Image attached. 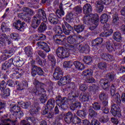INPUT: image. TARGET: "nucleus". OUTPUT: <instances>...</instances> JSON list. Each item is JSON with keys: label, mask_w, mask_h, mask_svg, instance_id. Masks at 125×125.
Listing matches in <instances>:
<instances>
[{"label": "nucleus", "mask_w": 125, "mask_h": 125, "mask_svg": "<svg viewBox=\"0 0 125 125\" xmlns=\"http://www.w3.org/2000/svg\"><path fill=\"white\" fill-rule=\"evenodd\" d=\"M33 84L35 86V88H33L32 90V95L33 96H36V95H40L43 92H45V90L44 89V87L45 86V84L42 83L37 79H35Z\"/></svg>", "instance_id": "1"}, {"label": "nucleus", "mask_w": 125, "mask_h": 125, "mask_svg": "<svg viewBox=\"0 0 125 125\" xmlns=\"http://www.w3.org/2000/svg\"><path fill=\"white\" fill-rule=\"evenodd\" d=\"M66 87L71 90L70 93L68 95V99L69 100H72L73 98H77V97H79L80 91H79V89L77 88V86H76L74 82L67 83Z\"/></svg>", "instance_id": "2"}, {"label": "nucleus", "mask_w": 125, "mask_h": 125, "mask_svg": "<svg viewBox=\"0 0 125 125\" xmlns=\"http://www.w3.org/2000/svg\"><path fill=\"white\" fill-rule=\"evenodd\" d=\"M10 112L14 113L15 116L17 118H19V119L22 118V117L24 116V113L21 110V108L15 104H10Z\"/></svg>", "instance_id": "3"}, {"label": "nucleus", "mask_w": 125, "mask_h": 125, "mask_svg": "<svg viewBox=\"0 0 125 125\" xmlns=\"http://www.w3.org/2000/svg\"><path fill=\"white\" fill-rule=\"evenodd\" d=\"M57 55L58 57L66 58L70 56V52L68 49H64L63 47H60L57 49Z\"/></svg>", "instance_id": "4"}, {"label": "nucleus", "mask_w": 125, "mask_h": 125, "mask_svg": "<svg viewBox=\"0 0 125 125\" xmlns=\"http://www.w3.org/2000/svg\"><path fill=\"white\" fill-rule=\"evenodd\" d=\"M99 17L97 14H91L90 15H85L83 18V22L86 25H89L92 22V21H94Z\"/></svg>", "instance_id": "5"}, {"label": "nucleus", "mask_w": 125, "mask_h": 125, "mask_svg": "<svg viewBox=\"0 0 125 125\" xmlns=\"http://www.w3.org/2000/svg\"><path fill=\"white\" fill-rule=\"evenodd\" d=\"M110 91L112 96H114V97L115 102L117 104H121V102H122V101H121V96L118 93L115 94L116 93V87L114 84L111 85Z\"/></svg>", "instance_id": "6"}, {"label": "nucleus", "mask_w": 125, "mask_h": 125, "mask_svg": "<svg viewBox=\"0 0 125 125\" xmlns=\"http://www.w3.org/2000/svg\"><path fill=\"white\" fill-rule=\"evenodd\" d=\"M56 102L59 107H62V108H63V106H64V105H67V104H68V100H67V98L66 97L62 98L61 96H58L56 98Z\"/></svg>", "instance_id": "7"}, {"label": "nucleus", "mask_w": 125, "mask_h": 125, "mask_svg": "<svg viewBox=\"0 0 125 125\" xmlns=\"http://www.w3.org/2000/svg\"><path fill=\"white\" fill-rule=\"evenodd\" d=\"M62 28L64 34L67 35V36H69V35L71 34V32L74 30L73 27L70 26V25L66 21H64V25L62 24Z\"/></svg>", "instance_id": "8"}, {"label": "nucleus", "mask_w": 125, "mask_h": 125, "mask_svg": "<svg viewBox=\"0 0 125 125\" xmlns=\"http://www.w3.org/2000/svg\"><path fill=\"white\" fill-rule=\"evenodd\" d=\"M109 0H100L96 2V9L99 13L102 12L104 8L103 4H106V2Z\"/></svg>", "instance_id": "9"}, {"label": "nucleus", "mask_w": 125, "mask_h": 125, "mask_svg": "<svg viewBox=\"0 0 125 125\" xmlns=\"http://www.w3.org/2000/svg\"><path fill=\"white\" fill-rule=\"evenodd\" d=\"M35 16L39 18V19L42 20L43 22H45L47 21V18H46L45 11L42 9H38L37 13Z\"/></svg>", "instance_id": "10"}, {"label": "nucleus", "mask_w": 125, "mask_h": 125, "mask_svg": "<svg viewBox=\"0 0 125 125\" xmlns=\"http://www.w3.org/2000/svg\"><path fill=\"white\" fill-rule=\"evenodd\" d=\"M110 112L113 116H114V117L116 116H117V117H121L122 115L120 107H119V106L116 105V104H113L112 105Z\"/></svg>", "instance_id": "11"}, {"label": "nucleus", "mask_w": 125, "mask_h": 125, "mask_svg": "<svg viewBox=\"0 0 125 125\" xmlns=\"http://www.w3.org/2000/svg\"><path fill=\"white\" fill-rule=\"evenodd\" d=\"M12 63H13V65L15 66V67H21L24 64V60H23V59L20 58V57L18 56L13 59Z\"/></svg>", "instance_id": "12"}, {"label": "nucleus", "mask_w": 125, "mask_h": 125, "mask_svg": "<svg viewBox=\"0 0 125 125\" xmlns=\"http://www.w3.org/2000/svg\"><path fill=\"white\" fill-rule=\"evenodd\" d=\"M105 45L106 49L109 52H113L119 48V44L117 43H115L113 45L110 42H107Z\"/></svg>", "instance_id": "13"}, {"label": "nucleus", "mask_w": 125, "mask_h": 125, "mask_svg": "<svg viewBox=\"0 0 125 125\" xmlns=\"http://www.w3.org/2000/svg\"><path fill=\"white\" fill-rule=\"evenodd\" d=\"M36 45L37 46H39L40 48L43 49L45 52H49V51H50V48H49L47 44L43 42V41L38 42Z\"/></svg>", "instance_id": "14"}, {"label": "nucleus", "mask_w": 125, "mask_h": 125, "mask_svg": "<svg viewBox=\"0 0 125 125\" xmlns=\"http://www.w3.org/2000/svg\"><path fill=\"white\" fill-rule=\"evenodd\" d=\"M76 98H73L72 100H69V101H71L70 103V109L74 111V110H76V108L79 107L81 108V103L77 101V100L75 99Z\"/></svg>", "instance_id": "15"}, {"label": "nucleus", "mask_w": 125, "mask_h": 125, "mask_svg": "<svg viewBox=\"0 0 125 125\" xmlns=\"http://www.w3.org/2000/svg\"><path fill=\"white\" fill-rule=\"evenodd\" d=\"M53 77L55 80H60V79H61L63 77V72L61 68L60 67L56 68Z\"/></svg>", "instance_id": "16"}, {"label": "nucleus", "mask_w": 125, "mask_h": 125, "mask_svg": "<svg viewBox=\"0 0 125 125\" xmlns=\"http://www.w3.org/2000/svg\"><path fill=\"white\" fill-rule=\"evenodd\" d=\"M64 35H56L53 36V40L57 44H63V42L65 40Z\"/></svg>", "instance_id": "17"}, {"label": "nucleus", "mask_w": 125, "mask_h": 125, "mask_svg": "<svg viewBox=\"0 0 125 125\" xmlns=\"http://www.w3.org/2000/svg\"><path fill=\"white\" fill-rule=\"evenodd\" d=\"M103 29L104 30L105 35H102V37H108V36H110L113 33V30L110 28V25L108 24V23L104 24Z\"/></svg>", "instance_id": "18"}, {"label": "nucleus", "mask_w": 125, "mask_h": 125, "mask_svg": "<svg viewBox=\"0 0 125 125\" xmlns=\"http://www.w3.org/2000/svg\"><path fill=\"white\" fill-rule=\"evenodd\" d=\"M41 19L39 18L38 17L34 16L32 19L31 26L34 29H37L40 24H41Z\"/></svg>", "instance_id": "19"}, {"label": "nucleus", "mask_w": 125, "mask_h": 125, "mask_svg": "<svg viewBox=\"0 0 125 125\" xmlns=\"http://www.w3.org/2000/svg\"><path fill=\"white\" fill-rule=\"evenodd\" d=\"M48 20L53 25H56V24H58L59 22L57 16L54 15V14H51L49 15Z\"/></svg>", "instance_id": "20"}, {"label": "nucleus", "mask_w": 125, "mask_h": 125, "mask_svg": "<svg viewBox=\"0 0 125 125\" xmlns=\"http://www.w3.org/2000/svg\"><path fill=\"white\" fill-rule=\"evenodd\" d=\"M117 10L115 9H114L111 10V13L113 14V20H112V25H118V23L119 22V17H118V13L117 12H115Z\"/></svg>", "instance_id": "21"}, {"label": "nucleus", "mask_w": 125, "mask_h": 125, "mask_svg": "<svg viewBox=\"0 0 125 125\" xmlns=\"http://www.w3.org/2000/svg\"><path fill=\"white\" fill-rule=\"evenodd\" d=\"M73 11L76 17H79L83 12V8L81 6H76L73 8Z\"/></svg>", "instance_id": "22"}, {"label": "nucleus", "mask_w": 125, "mask_h": 125, "mask_svg": "<svg viewBox=\"0 0 125 125\" xmlns=\"http://www.w3.org/2000/svg\"><path fill=\"white\" fill-rule=\"evenodd\" d=\"M5 41H6L8 44H10V43H11V41L10 40H9V39H8V37L6 36V35L2 34L1 38H0V46H1V45H3L4 44Z\"/></svg>", "instance_id": "23"}, {"label": "nucleus", "mask_w": 125, "mask_h": 125, "mask_svg": "<svg viewBox=\"0 0 125 125\" xmlns=\"http://www.w3.org/2000/svg\"><path fill=\"white\" fill-rule=\"evenodd\" d=\"M73 114L72 112H68L66 113L64 115V122L66 124H71L72 123V120H73Z\"/></svg>", "instance_id": "24"}, {"label": "nucleus", "mask_w": 125, "mask_h": 125, "mask_svg": "<svg viewBox=\"0 0 125 125\" xmlns=\"http://www.w3.org/2000/svg\"><path fill=\"white\" fill-rule=\"evenodd\" d=\"M73 65H74L76 69H77V70H79L80 71H83V70H84V68H85V66H84V64L79 61L74 62Z\"/></svg>", "instance_id": "25"}, {"label": "nucleus", "mask_w": 125, "mask_h": 125, "mask_svg": "<svg viewBox=\"0 0 125 125\" xmlns=\"http://www.w3.org/2000/svg\"><path fill=\"white\" fill-rule=\"evenodd\" d=\"M12 62H13V59L11 58L8 62L6 61L4 62L2 65V70H5L10 68V67H11Z\"/></svg>", "instance_id": "26"}, {"label": "nucleus", "mask_w": 125, "mask_h": 125, "mask_svg": "<svg viewBox=\"0 0 125 125\" xmlns=\"http://www.w3.org/2000/svg\"><path fill=\"white\" fill-rule=\"evenodd\" d=\"M110 82L107 79H102L100 81V84L101 86L103 87V88H108L110 86Z\"/></svg>", "instance_id": "27"}, {"label": "nucleus", "mask_w": 125, "mask_h": 125, "mask_svg": "<svg viewBox=\"0 0 125 125\" xmlns=\"http://www.w3.org/2000/svg\"><path fill=\"white\" fill-rule=\"evenodd\" d=\"M113 39L116 42H123V37H122V34L121 32H115L113 34Z\"/></svg>", "instance_id": "28"}, {"label": "nucleus", "mask_w": 125, "mask_h": 125, "mask_svg": "<svg viewBox=\"0 0 125 125\" xmlns=\"http://www.w3.org/2000/svg\"><path fill=\"white\" fill-rule=\"evenodd\" d=\"M92 11V7L90 4H86L83 7V12L84 14H89Z\"/></svg>", "instance_id": "29"}, {"label": "nucleus", "mask_w": 125, "mask_h": 125, "mask_svg": "<svg viewBox=\"0 0 125 125\" xmlns=\"http://www.w3.org/2000/svg\"><path fill=\"white\" fill-rule=\"evenodd\" d=\"M80 99L81 101H82V102L88 101L89 100V94L88 93L81 94L80 95Z\"/></svg>", "instance_id": "30"}, {"label": "nucleus", "mask_w": 125, "mask_h": 125, "mask_svg": "<svg viewBox=\"0 0 125 125\" xmlns=\"http://www.w3.org/2000/svg\"><path fill=\"white\" fill-rule=\"evenodd\" d=\"M76 35H70L68 37L67 39V41L68 43L70 44H76L77 41L76 40Z\"/></svg>", "instance_id": "31"}, {"label": "nucleus", "mask_w": 125, "mask_h": 125, "mask_svg": "<svg viewBox=\"0 0 125 125\" xmlns=\"http://www.w3.org/2000/svg\"><path fill=\"white\" fill-rule=\"evenodd\" d=\"M24 52L28 57H31L33 55V48L30 46H28L24 48Z\"/></svg>", "instance_id": "32"}, {"label": "nucleus", "mask_w": 125, "mask_h": 125, "mask_svg": "<svg viewBox=\"0 0 125 125\" xmlns=\"http://www.w3.org/2000/svg\"><path fill=\"white\" fill-rule=\"evenodd\" d=\"M27 83H19L18 81L15 82V85H16L17 89L18 90H23L24 88L26 87V85H27Z\"/></svg>", "instance_id": "33"}, {"label": "nucleus", "mask_w": 125, "mask_h": 125, "mask_svg": "<svg viewBox=\"0 0 125 125\" xmlns=\"http://www.w3.org/2000/svg\"><path fill=\"white\" fill-rule=\"evenodd\" d=\"M99 22V17L97 18L94 21H93V20L92 23L93 24L89 27V30H91V31H93V30L96 29V27L98 26Z\"/></svg>", "instance_id": "34"}, {"label": "nucleus", "mask_w": 125, "mask_h": 125, "mask_svg": "<svg viewBox=\"0 0 125 125\" xmlns=\"http://www.w3.org/2000/svg\"><path fill=\"white\" fill-rule=\"evenodd\" d=\"M24 23H21V21L20 20H18L17 21H16L15 23H14V27L17 29V30H20V29H22L24 28Z\"/></svg>", "instance_id": "35"}, {"label": "nucleus", "mask_w": 125, "mask_h": 125, "mask_svg": "<svg viewBox=\"0 0 125 125\" xmlns=\"http://www.w3.org/2000/svg\"><path fill=\"white\" fill-rule=\"evenodd\" d=\"M93 74V71L91 69H85L82 74L83 77H87V76H92Z\"/></svg>", "instance_id": "36"}, {"label": "nucleus", "mask_w": 125, "mask_h": 125, "mask_svg": "<svg viewBox=\"0 0 125 125\" xmlns=\"http://www.w3.org/2000/svg\"><path fill=\"white\" fill-rule=\"evenodd\" d=\"M55 104V100L53 99L49 100L47 103V108L52 109L54 108V104Z\"/></svg>", "instance_id": "37"}, {"label": "nucleus", "mask_w": 125, "mask_h": 125, "mask_svg": "<svg viewBox=\"0 0 125 125\" xmlns=\"http://www.w3.org/2000/svg\"><path fill=\"white\" fill-rule=\"evenodd\" d=\"M109 18L108 17V15L106 14H104L101 15L100 17V21L103 24H105V23H107L108 22V20Z\"/></svg>", "instance_id": "38"}, {"label": "nucleus", "mask_w": 125, "mask_h": 125, "mask_svg": "<svg viewBox=\"0 0 125 125\" xmlns=\"http://www.w3.org/2000/svg\"><path fill=\"white\" fill-rule=\"evenodd\" d=\"M106 77L109 82H113L116 79V73L114 72L109 73L106 75Z\"/></svg>", "instance_id": "39"}, {"label": "nucleus", "mask_w": 125, "mask_h": 125, "mask_svg": "<svg viewBox=\"0 0 125 125\" xmlns=\"http://www.w3.org/2000/svg\"><path fill=\"white\" fill-rule=\"evenodd\" d=\"M47 29L46 24L42 22L38 28L39 33H43Z\"/></svg>", "instance_id": "40"}, {"label": "nucleus", "mask_w": 125, "mask_h": 125, "mask_svg": "<svg viewBox=\"0 0 125 125\" xmlns=\"http://www.w3.org/2000/svg\"><path fill=\"white\" fill-rule=\"evenodd\" d=\"M74 29L75 31L77 32V33H81L83 31V29H84V26L82 24L75 25L74 26Z\"/></svg>", "instance_id": "41"}, {"label": "nucleus", "mask_w": 125, "mask_h": 125, "mask_svg": "<svg viewBox=\"0 0 125 125\" xmlns=\"http://www.w3.org/2000/svg\"><path fill=\"white\" fill-rule=\"evenodd\" d=\"M103 42V39L102 38H98L93 41V43L94 44V48H95L96 46L101 44Z\"/></svg>", "instance_id": "42"}, {"label": "nucleus", "mask_w": 125, "mask_h": 125, "mask_svg": "<svg viewBox=\"0 0 125 125\" xmlns=\"http://www.w3.org/2000/svg\"><path fill=\"white\" fill-rule=\"evenodd\" d=\"M39 110H40V107L39 106L31 107L30 108L31 115H37Z\"/></svg>", "instance_id": "43"}, {"label": "nucleus", "mask_w": 125, "mask_h": 125, "mask_svg": "<svg viewBox=\"0 0 125 125\" xmlns=\"http://www.w3.org/2000/svg\"><path fill=\"white\" fill-rule=\"evenodd\" d=\"M74 15L72 13H68L65 17V21L66 22H68V23H70V22H71L72 20L74 19Z\"/></svg>", "instance_id": "44"}, {"label": "nucleus", "mask_w": 125, "mask_h": 125, "mask_svg": "<svg viewBox=\"0 0 125 125\" xmlns=\"http://www.w3.org/2000/svg\"><path fill=\"white\" fill-rule=\"evenodd\" d=\"M22 10L24 12H27V13H28V14L29 15H34L35 14V12H34L33 10L26 7H24L22 9Z\"/></svg>", "instance_id": "45"}, {"label": "nucleus", "mask_w": 125, "mask_h": 125, "mask_svg": "<svg viewBox=\"0 0 125 125\" xmlns=\"http://www.w3.org/2000/svg\"><path fill=\"white\" fill-rule=\"evenodd\" d=\"M6 84H7V83L3 80L0 82V90L1 91H4V90H5V88H6Z\"/></svg>", "instance_id": "46"}, {"label": "nucleus", "mask_w": 125, "mask_h": 125, "mask_svg": "<svg viewBox=\"0 0 125 125\" xmlns=\"http://www.w3.org/2000/svg\"><path fill=\"white\" fill-rule=\"evenodd\" d=\"M108 98V96L107 94L105 93L104 92H102L100 93L99 95V99L102 101H104V100H106Z\"/></svg>", "instance_id": "47"}, {"label": "nucleus", "mask_w": 125, "mask_h": 125, "mask_svg": "<svg viewBox=\"0 0 125 125\" xmlns=\"http://www.w3.org/2000/svg\"><path fill=\"white\" fill-rule=\"evenodd\" d=\"M56 14L58 18H61L62 16L65 15V12H64V10H57L56 11Z\"/></svg>", "instance_id": "48"}, {"label": "nucleus", "mask_w": 125, "mask_h": 125, "mask_svg": "<svg viewBox=\"0 0 125 125\" xmlns=\"http://www.w3.org/2000/svg\"><path fill=\"white\" fill-rule=\"evenodd\" d=\"M19 104H20L22 108H23L24 109H28V107L31 106V103L30 102L26 103L22 102L21 104L19 103Z\"/></svg>", "instance_id": "49"}, {"label": "nucleus", "mask_w": 125, "mask_h": 125, "mask_svg": "<svg viewBox=\"0 0 125 125\" xmlns=\"http://www.w3.org/2000/svg\"><path fill=\"white\" fill-rule=\"evenodd\" d=\"M89 115L91 118H94L97 116V113L95 112L92 108L89 109Z\"/></svg>", "instance_id": "50"}, {"label": "nucleus", "mask_w": 125, "mask_h": 125, "mask_svg": "<svg viewBox=\"0 0 125 125\" xmlns=\"http://www.w3.org/2000/svg\"><path fill=\"white\" fill-rule=\"evenodd\" d=\"M98 67L100 70H105L107 67V64L104 62H100L98 64Z\"/></svg>", "instance_id": "51"}, {"label": "nucleus", "mask_w": 125, "mask_h": 125, "mask_svg": "<svg viewBox=\"0 0 125 125\" xmlns=\"http://www.w3.org/2000/svg\"><path fill=\"white\" fill-rule=\"evenodd\" d=\"M1 29L2 32L4 33V32L6 31H10V28H8L7 26H6V24L4 23L3 22L2 23L1 26Z\"/></svg>", "instance_id": "52"}, {"label": "nucleus", "mask_w": 125, "mask_h": 125, "mask_svg": "<svg viewBox=\"0 0 125 125\" xmlns=\"http://www.w3.org/2000/svg\"><path fill=\"white\" fill-rule=\"evenodd\" d=\"M59 85H65V84H67V81H66V79L65 77L61 78L60 81L58 82Z\"/></svg>", "instance_id": "53"}, {"label": "nucleus", "mask_w": 125, "mask_h": 125, "mask_svg": "<svg viewBox=\"0 0 125 125\" xmlns=\"http://www.w3.org/2000/svg\"><path fill=\"white\" fill-rule=\"evenodd\" d=\"M72 123L73 124H74V125H79V124L82 123V120L81 119L79 118V117H75L72 119Z\"/></svg>", "instance_id": "54"}, {"label": "nucleus", "mask_w": 125, "mask_h": 125, "mask_svg": "<svg viewBox=\"0 0 125 125\" xmlns=\"http://www.w3.org/2000/svg\"><path fill=\"white\" fill-rule=\"evenodd\" d=\"M47 57L49 61H51V62H52L53 64H55L56 60L55 59V57H54V56L53 55L49 54Z\"/></svg>", "instance_id": "55"}, {"label": "nucleus", "mask_w": 125, "mask_h": 125, "mask_svg": "<svg viewBox=\"0 0 125 125\" xmlns=\"http://www.w3.org/2000/svg\"><path fill=\"white\" fill-rule=\"evenodd\" d=\"M73 62L70 61L68 62H64L63 63V67L64 68H71L72 66H73Z\"/></svg>", "instance_id": "56"}, {"label": "nucleus", "mask_w": 125, "mask_h": 125, "mask_svg": "<svg viewBox=\"0 0 125 125\" xmlns=\"http://www.w3.org/2000/svg\"><path fill=\"white\" fill-rule=\"evenodd\" d=\"M77 115L80 118H82V119L85 118V112L83 110H78L77 111Z\"/></svg>", "instance_id": "57"}, {"label": "nucleus", "mask_w": 125, "mask_h": 125, "mask_svg": "<svg viewBox=\"0 0 125 125\" xmlns=\"http://www.w3.org/2000/svg\"><path fill=\"white\" fill-rule=\"evenodd\" d=\"M83 61L86 64H89L91 61H92V58L91 57H84V59H83Z\"/></svg>", "instance_id": "58"}, {"label": "nucleus", "mask_w": 125, "mask_h": 125, "mask_svg": "<svg viewBox=\"0 0 125 125\" xmlns=\"http://www.w3.org/2000/svg\"><path fill=\"white\" fill-rule=\"evenodd\" d=\"M98 89V86L96 85L92 84L89 86V90L90 91H93V92H95Z\"/></svg>", "instance_id": "59"}, {"label": "nucleus", "mask_w": 125, "mask_h": 125, "mask_svg": "<svg viewBox=\"0 0 125 125\" xmlns=\"http://www.w3.org/2000/svg\"><path fill=\"white\" fill-rule=\"evenodd\" d=\"M109 121V118L107 116H103L100 118V121L101 123H107Z\"/></svg>", "instance_id": "60"}, {"label": "nucleus", "mask_w": 125, "mask_h": 125, "mask_svg": "<svg viewBox=\"0 0 125 125\" xmlns=\"http://www.w3.org/2000/svg\"><path fill=\"white\" fill-rule=\"evenodd\" d=\"M40 101L41 103H45L46 102V95L43 94L40 97Z\"/></svg>", "instance_id": "61"}, {"label": "nucleus", "mask_w": 125, "mask_h": 125, "mask_svg": "<svg viewBox=\"0 0 125 125\" xmlns=\"http://www.w3.org/2000/svg\"><path fill=\"white\" fill-rule=\"evenodd\" d=\"M93 108L94 109V110H100V108H101V106H100V104H98V103H94L93 104Z\"/></svg>", "instance_id": "62"}, {"label": "nucleus", "mask_w": 125, "mask_h": 125, "mask_svg": "<svg viewBox=\"0 0 125 125\" xmlns=\"http://www.w3.org/2000/svg\"><path fill=\"white\" fill-rule=\"evenodd\" d=\"M36 69H37V74L38 75H39V76L43 75V70H42V68L36 66Z\"/></svg>", "instance_id": "63"}, {"label": "nucleus", "mask_w": 125, "mask_h": 125, "mask_svg": "<svg viewBox=\"0 0 125 125\" xmlns=\"http://www.w3.org/2000/svg\"><path fill=\"white\" fill-rule=\"evenodd\" d=\"M91 125H100V123L98 122V120L93 119L91 121Z\"/></svg>", "instance_id": "64"}]
</instances>
